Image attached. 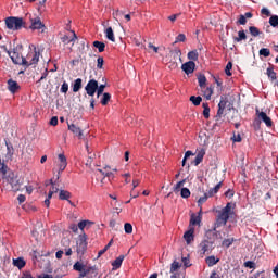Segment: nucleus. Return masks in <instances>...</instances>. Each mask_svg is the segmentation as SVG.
<instances>
[{
    "instance_id": "1",
    "label": "nucleus",
    "mask_w": 278,
    "mask_h": 278,
    "mask_svg": "<svg viewBox=\"0 0 278 278\" xmlns=\"http://www.w3.org/2000/svg\"><path fill=\"white\" fill-rule=\"evenodd\" d=\"M235 207L236 204L228 202L225 207L217 211V216L214 223L213 231H216V229H218L219 227H225L229 218H233V216H236V212H233Z\"/></svg>"
},
{
    "instance_id": "2",
    "label": "nucleus",
    "mask_w": 278,
    "mask_h": 278,
    "mask_svg": "<svg viewBox=\"0 0 278 278\" xmlns=\"http://www.w3.org/2000/svg\"><path fill=\"white\" fill-rule=\"evenodd\" d=\"M9 170L10 168L8 167V165H2V167L0 168L2 179H5V181L10 184L13 192H18V190H21V180H18V176H16L14 172Z\"/></svg>"
},
{
    "instance_id": "3",
    "label": "nucleus",
    "mask_w": 278,
    "mask_h": 278,
    "mask_svg": "<svg viewBox=\"0 0 278 278\" xmlns=\"http://www.w3.org/2000/svg\"><path fill=\"white\" fill-rule=\"evenodd\" d=\"M25 20L28 21V23H30V25L28 26V29H31V31H36V30L40 31L41 29V34H45L47 26H45V23L42 22L40 16L36 14L27 13Z\"/></svg>"
},
{
    "instance_id": "4",
    "label": "nucleus",
    "mask_w": 278,
    "mask_h": 278,
    "mask_svg": "<svg viewBox=\"0 0 278 278\" xmlns=\"http://www.w3.org/2000/svg\"><path fill=\"white\" fill-rule=\"evenodd\" d=\"M23 46L17 45L15 48H13L12 51L7 50V53L9 58H11L13 64H17L20 66H25L27 64V59H25L22 54Z\"/></svg>"
},
{
    "instance_id": "5",
    "label": "nucleus",
    "mask_w": 278,
    "mask_h": 278,
    "mask_svg": "<svg viewBox=\"0 0 278 278\" xmlns=\"http://www.w3.org/2000/svg\"><path fill=\"white\" fill-rule=\"evenodd\" d=\"M5 25L8 29L18 31V29H23V27H25V21H23V17L11 16L5 18Z\"/></svg>"
},
{
    "instance_id": "6",
    "label": "nucleus",
    "mask_w": 278,
    "mask_h": 278,
    "mask_svg": "<svg viewBox=\"0 0 278 278\" xmlns=\"http://www.w3.org/2000/svg\"><path fill=\"white\" fill-rule=\"evenodd\" d=\"M27 60H30V61H27ZM27 60H26V64H24L25 71L29 68V66H36V64L40 62V51L35 48L34 52H30L27 54Z\"/></svg>"
},
{
    "instance_id": "7",
    "label": "nucleus",
    "mask_w": 278,
    "mask_h": 278,
    "mask_svg": "<svg viewBox=\"0 0 278 278\" xmlns=\"http://www.w3.org/2000/svg\"><path fill=\"white\" fill-rule=\"evenodd\" d=\"M87 249H88V235L87 233L79 235L78 241H77L78 255H84Z\"/></svg>"
},
{
    "instance_id": "8",
    "label": "nucleus",
    "mask_w": 278,
    "mask_h": 278,
    "mask_svg": "<svg viewBox=\"0 0 278 278\" xmlns=\"http://www.w3.org/2000/svg\"><path fill=\"white\" fill-rule=\"evenodd\" d=\"M98 88H99V81H97L94 79H90L87 83L85 90H86L88 97H94V93L97 92Z\"/></svg>"
},
{
    "instance_id": "9",
    "label": "nucleus",
    "mask_w": 278,
    "mask_h": 278,
    "mask_svg": "<svg viewBox=\"0 0 278 278\" xmlns=\"http://www.w3.org/2000/svg\"><path fill=\"white\" fill-rule=\"evenodd\" d=\"M255 112L258 121H262L263 123H265L266 127H273V119L268 117L266 112L260 111L258 108H256Z\"/></svg>"
},
{
    "instance_id": "10",
    "label": "nucleus",
    "mask_w": 278,
    "mask_h": 278,
    "mask_svg": "<svg viewBox=\"0 0 278 278\" xmlns=\"http://www.w3.org/2000/svg\"><path fill=\"white\" fill-rule=\"evenodd\" d=\"M7 86H8L9 92H11V94H16V92L21 90V85H18V83L12 78H10L7 81Z\"/></svg>"
},
{
    "instance_id": "11",
    "label": "nucleus",
    "mask_w": 278,
    "mask_h": 278,
    "mask_svg": "<svg viewBox=\"0 0 278 278\" xmlns=\"http://www.w3.org/2000/svg\"><path fill=\"white\" fill-rule=\"evenodd\" d=\"M90 270H92L94 278H99V269H97V266L87 267V268L83 269L81 271H79L80 274H79L78 278H84V277L88 278V275H90Z\"/></svg>"
},
{
    "instance_id": "12",
    "label": "nucleus",
    "mask_w": 278,
    "mask_h": 278,
    "mask_svg": "<svg viewBox=\"0 0 278 278\" xmlns=\"http://www.w3.org/2000/svg\"><path fill=\"white\" fill-rule=\"evenodd\" d=\"M181 68L186 75H191V73H194V68H197V63L194 61L186 62L181 65Z\"/></svg>"
},
{
    "instance_id": "13",
    "label": "nucleus",
    "mask_w": 278,
    "mask_h": 278,
    "mask_svg": "<svg viewBox=\"0 0 278 278\" xmlns=\"http://www.w3.org/2000/svg\"><path fill=\"white\" fill-rule=\"evenodd\" d=\"M266 75L268 79L275 81L274 86H278L277 72L275 71V67L273 65H270V67L267 68Z\"/></svg>"
},
{
    "instance_id": "14",
    "label": "nucleus",
    "mask_w": 278,
    "mask_h": 278,
    "mask_svg": "<svg viewBox=\"0 0 278 278\" xmlns=\"http://www.w3.org/2000/svg\"><path fill=\"white\" fill-rule=\"evenodd\" d=\"M68 129L72 131V134L76 135L77 138L81 140L84 138V131L81 128L77 127L75 124H68Z\"/></svg>"
},
{
    "instance_id": "15",
    "label": "nucleus",
    "mask_w": 278,
    "mask_h": 278,
    "mask_svg": "<svg viewBox=\"0 0 278 278\" xmlns=\"http://www.w3.org/2000/svg\"><path fill=\"white\" fill-rule=\"evenodd\" d=\"M27 265V262L23 257L13 258V266L18 268V270H22V268H25Z\"/></svg>"
},
{
    "instance_id": "16",
    "label": "nucleus",
    "mask_w": 278,
    "mask_h": 278,
    "mask_svg": "<svg viewBox=\"0 0 278 278\" xmlns=\"http://www.w3.org/2000/svg\"><path fill=\"white\" fill-rule=\"evenodd\" d=\"M184 239L187 242V244H190L194 240V228L189 229L185 232Z\"/></svg>"
},
{
    "instance_id": "17",
    "label": "nucleus",
    "mask_w": 278,
    "mask_h": 278,
    "mask_svg": "<svg viewBox=\"0 0 278 278\" xmlns=\"http://www.w3.org/2000/svg\"><path fill=\"white\" fill-rule=\"evenodd\" d=\"M223 116H225V109L218 106L217 113L215 115L216 125H220V123H223Z\"/></svg>"
},
{
    "instance_id": "18",
    "label": "nucleus",
    "mask_w": 278,
    "mask_h": 278,
    "mask_svg": "<svg viewBox=\"0 0 278 278\" xmlns=\"http://www.w3.org/2000/svg\"><path fill=\"white\" fill-rule=\"evenodd\" d=\"M203 210L200 208L199 215L197 214H191L190 217V225H201V214Z\"/></svg>"
},
{
    "instance_id": "19",
    "label": "nucleus",
    "mask_w": 278,
    "mask_h": 278,
    "mask_svg": "<svg viewBox=\"0 0 278 278\" xmlns=\"http://www.w3.org/2000/svg\"><path fill=\"white\" fill-rule=\"evenodd\" d=\"M73 37L70 38L67 35H64L63 37H61V41L64 45H70V42H75V40H77V34H75L74 30H72Z\"/></svg>"
},
{
    "instance_id": "20",
    "label": "nucleus",
    "mask_w": 278,
    "mask_h": 278,
    "mask_svg": "<svg viewBox=\"0 0 278 278\" xmlns=\"http://www.w3.org/2000/svg\"><path fill=\"white\" fill-rule=\"evenodd\" d=\"M104 34L108 40L111 42H116V37H114V29H112L111 26L104 30Z\"/></svg>"
},
{
    "instance_id": "21",
    "label": "nucleus",
    "mask_w": 278,
    "mask_h": 278,
    "mask_svg": "<svg viewBox=\"0 0 278 278\" xmlns=\"http://www.w3.org/2000/svg\"><path fill=\"white\" fill-rule=\"evenodd\" d=\"M125 260V255H119L113 263V270H118L121 266H123V261Z\"/></svg>"
},
{
    "instance_id": "22",
    "label": "nucleus",
    "mask_w": 278,
    "mask_h": 278,
    "mask_svg": "<svg viewBox=\"0 0 278 278\" xmlns=\"http://www.w3.org/2000/svg\"><path fill=\"white\" fill-rule=\"evenodd\" d=\"M4 142H5V147H7V156L8 157H13V155H14V146L8 139H5Z\"/></svg>"
},
{
    "instance_id": "23",
    "label": "nucleus",
    "mask_w": 278,
    "mask_h": 278,
    "mask_svg": "<svg viewBox=\"0 0 278 278\" xmlns=\"http://www.w3.org/2000/svg\"><path fill=\"white\" fill-rule=\"evenodd\" d=\"M198 84L201 88V90H205V87L207 86V78L203 74L198 75Z\"/></svg>"
},
{
    "instance_id": "24",
    "label": "nucleus",
    "mask_w": 278,
    "mask_h": 278,
    "mask_svg": "<svg viewBox=\"0 0 278 278\" xmlns=\"http://www.w3.org/2000/svg\"><path fill=\"white\" fill-rule=\"evenodd\" d=\"M220 262V258H216V256L211 255L205 258V263L207 264L208 267L216 266Z\"/></svg>"
},
{
    "instance_id": "25",
    "label": "nucleus",
    "mask_w": 278,
    "mask_h": 278,
    "mask_svg": "<svg viewBox=\"0 0 278 278\" xmlns=\"http://www.w3.org/2000/svg\"><path fill=\"white\" fill-rule=\"evenodd\" d=\"M72 194L70 191L67 190H60L59 191V199L60 201H68V199H71Z\"/></svg>"
},
{
    "instance_id": "26",
    "label": "nucleus",
    "mask_w": 278,
    "mask_h": 278,
    "mask_svg": "<svg viewBox=\"0 0 278 278\" xmlns=\"http://www.w3.org/2000/svg\"><path fill=\"white\" fill-rule=\"evenodd\" d=\"M203 157H205V150H201L200 152H198L193 164L194 166H199V164H201V162H203Z\"/></svg>"
},
{
    "instance_id": "27",
    "label": "nucleus",
    "mask_w": 278,
    "mask_h": 278,
    "mask_svg": "<svg viewBox=\"0 0 278 278\" xmlns=\"http://www.w3.org/2000/svg\"><path fill=\"white\" fill-rule=\"evenodd\" d=\"M223 188V181H219L214 188L208 190V197H214V194H218V190Z\"/></svg>"
},
{
    "instance_id": "28",
    "label": "nucleus",
    "mask_w": 278,
    "mask_h": 278,
    "mask_svg": "<svg viewBox=\"0 0 278 278\" xmlns=\"http://www.w3.org/2000/svg\"><path fill=\"white\" fill-rule=\"evenodd\" d=\"M81 84H83L81 78L75 79L73 85H72L73 92H79V89L81 88Z\"/></svg>"
},
{
    "instance_id": "29",
    "label": "nucleus",
    "mask_w": 278,
    "mask_h": 278,
    "mask_svg": "<svg viewBox=\"0 0 278 278\" xmlns=\"http://www.w3.org/2000/svg\"><path fill=\"white\" fill-rule=\"evenodd\" d=\"M242 40H247V33H244V30H239L238 37H233V42H242Z\"/></svg>"
},
{
    "instance_id": "30",
    "label": "nucleus",
    "mask_w": 278,
    "mask_h": 278,
    "mask_svg": "<svg viewBox=\"0 0 278 278\" xmlns=\"http://www.w3.org/2000/svg\"><path fill=\"white\" fill-rule=\"evenodd\" d=\"M93 47L98 49L99 53H103V51H105V43L103 41H93Z\"/></svg>"
},
{
    "instance_id": "31",
    "label": "nucleus",
    "mask_w": 278,
    "mask_h": 278,
    "mask_svg": "<svg viewBox=\"0 0 278 278\" xmlns=\"http://www.w3.org/2000/svg\"><path fill=\"white\" fill-rule=\"evenodd\" d=\"M187 58L188 60H191V62H197V60H199V51L193 50L188 52Z\"/></svg>"
},
{
    "instance_id": "32",
    "label": "nucleus",
    "mask_w": 278,
    "mask_h": 278,
    "mask_svg": "<svg viewBox=\"0 0 278 278\" xmlns=\"http://www.w3.org/2000/svg\"><path fill=\"white\" fill-rule=\"evenodd\" d=\"M201 247V251H203V253H207V251H210L211 247H212V242L210 241H203L202 243H200Z\"/></svg>"
},
{
    "instance_id": "33",
    "label": "nucleus",
    "mask_w": 278,
    "mask_h": 278,
    "mask_svg": "<svg viewBox=\"0 0 278 278\" xmlns=\"http://www.w3.org/2000/svg\"><path fill=\"white\" fill-rule=\"evenodd\" d=\"M212 94H214V87L210 86L204 90V97L207 101H210V99H212Z\"/></svg>"
},
{
    "instance_id": "34",
    "label": "nucleus",
    "mask_w": 278,
    "mask_h": 278,
    "mask_svg": "<svg viewBox=\"0 0 278 278\" xmlns=\"http://www.w3.org/2000/svg\"><path fill=\"white\" fill-rule=\"evenodd\" d=\"M249 31H250L251 36H253L254 38H257V36H260L262 34V31H260V28L255 27V26H250Z\"/></svg>"
},
{
    "instance_id": "35",
    "label": "nucleus",
    "mask_w": 278,
    "mask_h": 278,
    "mask_svg": "<svg viewBox=\"0 0 278 278\" xmlns=\"http://www.w3.org/2000/svg\"><path fill=\"white\" fill-rule=\"evenodd\" d=\"M110 99H112V94L105 92L102 96V99L100 101L101 105H108V103H110Z\"/></svg>"
},
{
    "instance_id": "36",
    "label": "nucleus",
    "mask_w": 278,
    "mask_h": 278,
    "mask_svg": "<svg viewBox=\"0 0 278 278\" xmlns=\"http://www.w3.org/2000/svg\"><path fill=\"white\" fill-rule=\"evenodd\" d=\"M235 242H236L235 238L224 239L222 242V247L229 249V247H231V244H233Z\"/></svg>"
},
{
    "instance_id": "37",
    "label": "nucleus",
    "mask_w": 278,
    "mask_h": 278,
    "mask_svg": "<svg viewBox=\"0 0 278 278\" xmlns=\"http://www.w3.org/2000/svg\"><path fill=\"white\" fill-rule=\"evenodd\" d=\"M189 101H191V103H193L194 105H201V101H203V98H201L200 96H191L189 98Z\"/></svg>"
},
{
    "instance_id": "38",
    "label": "nucleus",
    "mask_w": 278,
    "mask_h": 278,
    "mask_svg": "<svg viewBox=\"0 0 278 278\" xmlns=\"http://www.w3.org/2000/svg\"><path fill=\"white\" fill-rule=\"evenodd\" d=\"M227 103H229V99H227V97L225 96H222L218 103V108H223L224 110H226Z\"/></svg>"
},
{
    "instance_id": "39",
    "label": "nucleus",
    "mask_w": 278,
    "mask_h": 278,
    "mask_svg": "<svg viewBox=\"0 0 278 278\" xmlns=\"http://www.w3.org/2000/svg\"><path fill=\"white\" fill-rule=\"evenodd\" d=\"M73 269L76 270L77 273H81V270L86 269V265H84L80 262H76L73 266Z\"/></svg>"
},
{
    "instance_id": "40",
    "label": "nucleus",
    "mask_w": 278,
    "mask_h": 278,
    "mask_svg": "<svg viewBox=\"0 0 278 278\" xmlns=\"http://www.w3.org/2000/svg\"><path fill=\"white\" fill-rule=\"evenodd\" d=\"M66 166H68V163H60L59 164V172L56 175V180L60 179V175L66 170Z\"/></svg>"
},
{
    "instance_id": "41",
    "label": "nucleus",
    "mask_w": 278,
    "mask_h": 278,
    "mask_svg": "<svg viewBox=\"0 0 278 278\" xmlns=\"http://www.w3.org/2000/svg\"><path fill=\"white\" fill-rule=\"evenodd\" d=\"M88 225H92V222L81 220L78 223V229H80V231H84V229H86V227H88Z\"/></svg>"
},
{
    "instance_id": "42",
    "label": "nucleus",
    "mask_w": 278,
    "mask_h": 278,
    "mask_svg": "<svg viewBox=\"0 0 278 278\" xmlns=\"http://www.w3.org/2000/svg\"><path fill=\"white\" fill-rule=\"evenodd\" d=\"M202 108H203V116H204V118H210V104L203 103Z\"/></svg>"
},
{
    "instance_id": "43",
    "label": "nucleus",
    "mask_w": 278,
    "mask_h": 278,
    "mask_svg": "<svg viewBox=\"0 0 278 278\" xmlns=\"http://www.w3.org/2000/svg\"><path fill=\"white\" fill-rule=\"evenodd\" d=\"M258 55H263V58H270V49L268 48H262L258 51Z\"/></svg>"
},
{
    "instance_id": "44",
    "label": "nucleus",
    "mask_w": 278,
    "mask_h": 278,
    "mask_svg": "<svg viewBox=\"0 0 278 278\" xmlns=\"http://www.w3.org/2000/svg\"><path fill=\"white\" fill-rule=\"evenodd\" d=\"M269 25L271 27H278V16L277 15H271L269 18Z\"/></svg>"
},
{
    "instance_id": "45",
    "label": "nucleus",
    "mask_w": 278,
    "mask_h": 278,
    "mask_svg": "<svg viewBox=\"0 0 278 278\" xmlns=\"http://www.w3.org/2000/svg\"><path fill=\"white\" fill-rule=\"evenodd\" d=\"M179 268H181L179 262L174 261L170 266V273H176V270H179Z\"/></svg>"
},
{
    "instance_id": "46",
    "label": "nucleus",
    "mask_w": 278,
    "mask_h": 278,
    "mask_svg": "<svg viewBox=\"0 0 278 278\" xmlns=\"http://www.w3.org/2000/svg\"><path fill=\"white\" fill-rule=\"evenodd\" d=\"M180 197H182V199H189V197H190V189L182 188L181 191H180Z\"/></svg>"
},
{
    "instance_id": "47",
    "label": "nucleus",
    "mask_w": 278,
    "mask_h": 278,
    "mask_svg": "<svg viewBox=\"0 0 278 278\" xmlns=\"http://www.w3.org/2000/svg\"><path fill=\"white\" fill-rule=\"evenodd\" d=\"M233 68V63L228 62L225 68V73L228 77H231V70Z\"/></svg>"
},
{
    "instance_id": "48",
    "label": "nucleus",
    "mask_w": 278,
    "mask_h": 278,
    "mask_svg": "<svg viewBox=\"0 0 278 278\" xmlns=\"http://www.w3.org/2000/svg\"><path fill=\"white\" fill-rule=\"evenodd\" d=\"M210 197V193H204L203 197H201L198 200V205L201 207L203 205V203H205L207 201V198Z\"/></svg>"
},
{
    "instance_id": "49",
    "label": "nucleus",
    "mask_w": 278,
    "mask_h": 278,
    "mask_svg": "<svg viewBox=\"0 0 278 278\" xmlns=\"http://www.w3.org/2000/svg\"><path fill=\"white\" fill-rule=\"evenodd\" d=\"M125 233H134V226L130 223L124 225Z\"/></svg>"
},
{
    "instance_id": "50",
    "label": "nucleus",
    "mask_w": 278,
    "mask_h": 278,
    "mask_svg": "<svg viewBox=\"0 0 278 278\" xmlns=\"http://www.w3.org/2000/svg\"><path fill=\"white\" fill-rule=\"evenodd\" d=\"M105 91V85H98V88L96 90L97 92V97L99 98L101 94H103V92Z\"/></svg>"
},
{
    "instance_id": "51",
    "label": "nucleus",
    "mask_w": 278,
    "mask_h": 278,
    "mask_svg": "<svg viewBox=\"0 0 278 278\" xmlns=\"http://www.w3.org/2000/svg\"><path fill=\"white\" fill-rule=\"evenodd\" d=\"M191 155H194V153L190 150H188L186 153H185V156L182 159V166H186V161L188 160V157H190Z\"/></svg>"
},
{
    "instance_id": "52",
    "label": "nucleus",
    "mask_w": 278,
    "mask_h": 278,
    "mask_svg": "<svg viewBox=\"0 0 278 278\" xmlns=\"http://www.w3.org/2000/svg\"><path fill=\"white\" fill-rule=\"evenodd\" d=\"M177 42H186V35L179 34V35L176 37V40H175L174 45H177Z\"/></svg>"
},
{
    "instance_id": "53",
    "label": "nucleus",
    "mask_w": 278,
    "mask_h": 278,
    "mask_svg": "<svg viewBox=\"0 0 278 278\" xmlns=\"http://www.w3.org/2000/svg\"><path fill=\"white\" fill-rule=\"evenodd\" d=\"M61 92H63L64 94H66V92H68V83L64 81L61 86Z\"/></svg>"
},
{
    "instance_id": "54",
    "label": "nucleus",
    "mask_w": 278,
    "mask_h": 278,
    "mask_svg": "<svg viewBox=\"0 0 278 278\" xmlns=\"http://www.w3.org/2000/svg\"><path fill=\"white\" fill-rule=\"evenodd\" d=\"M103 63H104L103 56H99L97 59V68H103Z\"/></svg>"
},
{
    "instance_id": "55",
    "label": "nucleus",
    "mask_w": 278,
    "mask_h": 278,
    "mask_svg": "<svg viewBox=\"0 0 278 278\" xmlns=\"http://www.w3.org/2000/svg\"><path fill=\"white\" fill-rule=\"evenodd\" d=\"M109 170H110V166L106 165V166H104L103 169H101V168L97 169V173H100L105 178V173H109Z\"/></svg>"
},
{
    "instance_id": "56",
    "label": "nucleus",
    "mask_w": 278,
    "mask_h": 278,
    "mask_svg": "<svg viewBox=\"0 0 278 278\" xmlns=\"http://www.w3.org/2000/svg\"><path fill=\"white\" fill-rule=\"evenodd\" d=\"M186 184V180H180L179 182L176 184L174 187V192H177L179 188H182V186Z\"/></svg>"
},
{
    "instance_id": "57",
    "label": "nucleus",
    "mask_w": 278,
    "mask_h": 278,
    "mask_svg": "<svg viewBox=\"0 0 278 278\" xmlns=\"http://www.w3.org/2000/svg\"><path fill=\"white\" fill-rule=\"evenodd\" d=\"M239 25H247V16L240 15L237 22Z\"/></svg>"
},
{
    "instance_id": "58",
    "label": "nucleus",
    "mask_w": 278,
    "mask_h": 278,
    "mask_svg": "<svg viewBox=\"0 0 278 278\" xmlns=\"http://www.w3.org/2000/svg\"><path fill=\"white\" fill-rule=\"evenodd\" d=\"M70 229H71V231H73L74 233H77V231H79V225L71 224V225H70Z\"/></svg>"
},
{
    "instance_id": "59",
    "label": "nucleus",
    "mask_w": 278,
    "mask_h": 278,
    "mask_svg": "<svg viewBox=\"0 0 278 278\" xmlns=\"http://www.w3.org/2000/svg\"><path fill=\"white\" fill-rule=\"evenodd\" d=\"M182 264L186 268H190L191 264H190V258L188 257H182Z\"/></svg>"
},
{
    "instance_id": "60",
    "label": "nucleus",
    "mask_w": 278,
    "mask_h": 278,
    "mask_svg": "<svg viewBox=\"0 0 278 278\" xmlns=\"http://www.w3.org/2000/svg\"><path fill=\"white\" fill-rule=\"evenodd\" d=\"M245 268H255V262L248 261L244 263Z\"/></svg>"
},
{
    "instance_id": "61",
    "label": "nucleus",
    "mask_w": 278,
    "mask_h": 278,
    "mask_svg": "<svg viewBox=\"0 0 278 278\" xmlns=\"http://www.w3.org/2000/svg\"><path fill=\"white\" fill-rule=\"evenodd\" d=\"M235 192L233 190L231 189H228L226 192H225V197H227L228 199H232Z\"/></svg>"
},
{
    "instance_id": "62",
    "label": "nucleus",
    "mask_w": 278,
    "mask_h": 278,
    "mask_svg": "<svg viewBox=\"0 0 278 278\" xmlns=\"http://www.w3.org/2000/svg\"><path fill=\"white\" fill-rule=\"evenodd\" d=\"M50 125H52V127L58 126V116H53V117L50 119Z\"/></svg>"
},
{
    "instance_id": "63",
    "label": "nucleus",
    "mask_w": 278,
    "mask_h": 278,
    "mask_svg": "<svg viewBox=\"0 0 278 278\" xmlns=\"http://www.w3.org/2000/svg\"><path fill=\"white\" fill-rule=\"evenodd\" d=\"M59 161L61 162V164H68L64 154H59Z\"/></svg>"
},
{
    "instance_id": "64",
    "label": "nucleus",
    "mask_w": 278,
    "mask_h": 278,
    "mask_svg": "<svg viewBox=\"0 0 278 278\" xmlns=\"http://www.w3.org/2000/svg\"><path fill=\"white\" fill-rule=\"evenodd\" d=\"M261 14H263L264 16H270V11L266 8H263L261 10Z\"/></svg>"
}]
</instances>
